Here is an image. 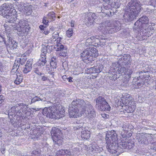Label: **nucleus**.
Listing matches in <instances>:
<instances>
[{"mask_svg": "<svg viewBox=\"0 0 156 156\" xmlns=\"http://www.w3.org/2000/svg\"><path fill=\"white\" fill-rule=\"evenodd\" d=\"M26 113V111L24 110H22L20 109H19L18 111H16L15 116H16L18 117H21L23 116V113Z\"/></svg>", "mask_w": 156, "mask_h": 156, "instance_id": "c9c22d12", "label": "nucleus"}, {"mask_svg": "<svg viewBox=\"0 0 156 156\" xmlns=\"http://www.w3.org/2000/svg\"><path fill=\"white\" fill-rule=\"evenodd\" d=\"M95 14L94 13H86L85 15L84 22L88 26L92 24L95 19Z\"/></svg>", "mask_w": 156, "mask_h": 156, "instance_id": "dca6fc26", "label": "nucleus"}, {"mask_svg": "<svg viewBox=\"0 0 156 156\" xmlns=\"http://www.w3.org/2000/svg\"><path fill=\"white\" fill-rule=\"evenodd\" d=\"M148 23L149 20L147 17L146 16H143L135 23L133 29L138 32L142 29L146 30L148 27Z\"/></svg>", "mask_w": 156, "mask_h": 156, "instance_id": "423d86ee", "label": "nucleus"}, {"mask_svg": "<svg viewBox=\"0 0 156 156\" xmlns=\"http://www.w3.org/2000/svg\"><path fill=\"white\" fill-rule=\"evenodd\" d=\"M42 75V76H41V79L43 81H45L48 80V78L45 76V75L43 73V74Z\"/></svg>", "mask_w": 156, "mask_h": 156, "instance_id": "864d4df0", "label": "nucleus"}, {"mask_svg": "<svg viewBox=\"0 0 156 156\" xmlns=\"http://www.w3.org/2000/svg\"><path fill=\"white\" fill-rule=\"evenodd\" d=\"M82 126L80 124H75L74 126L73 129L75 130H77V129H79L81 127H82Z\"/></svg>", "mask_w": 156, "mask_h": 156, "instance_id": "3c124183", "label": "nucleus"}, {"mask_svg": "<svg viewBox=\"0 0 156 156\" xmlns=\"http://www.w3.org/2000/svg\"><path fill=\"white\" fill-rule=\"evenodd\" d=\"M42 67L41 66L35 64L34 65V72L38 75L42 76L43 74V73L41 72Z\"/></svg>", "mask_w": 156, "mask_h": 156, "instance_id": "c756f323", "label": "nucleus"}, {"mask_svg": "<svg viewBox=\"0 0 156 156\" xmlns=\"http://www.w3.org/2000/svg\"><path fill=\"white\" fill-rule=\"evenodd\" d=\"M96 106L101 111H109L111 107L106 102L105 99L102 97L99 96L96 99Z\"/></svg>", "mask_w": 156, "mask_h": 156, "instance_id": "0eeeda50", "label": "nucleus"}, {"mask_svg": "<svg viewBox=\"0 0 156 156\" xmlns=\"http://www.w3.org/2000/svg\"><path fill=\"white\" fill-rule=\"evenodd\" d=\"M152 147L153 149L156 151V142H154L152 144Z\"/></svg>", "mask_w": 156, "mask_h": 156, "instance_id": "5fc2aeb1", "label": "nucleus"}, {"mask_svg": "<svg viewBox=\"0 0 156 156\" xmlns=\"http://www.w3.org/2000/svg\"><path fill=\"white\" fill-rule=\"evenodd\" d=\"M127 132V131L126 129H123L121 132L120 134L123 138H128L131 136L132 134L131 133H129V135H126V133Z\"/></svg>", "mask_w": 156, "mask_h": 156, "instance_id": "f704fd0d", "label": "nucleus"}, {"mask_svg": "<svg viewBox=\"0 0 156 156\" xmlns=\"http://www.w3.org/2000/svg\"><path fill=\"white\" fill-rule=\"evenodd\" d=\"M125 12L123 17V20L126 22H131L136 18L137 15L131 11L127 8L125 9Z\"/></svg>", "mask_w": 156, "mask_h": 156, "instance_id": "f8f14e48", "label": "nucleus"}, {"mask_svg": "<svg viewBox=\"0 0 156 156\" xmlns=\"http://www.w3.org/2000/svg\"><path fill=\"white\" fill-rule=\"evenodd\" d=\"M46 48H47V52L50 53L52 50V46L47 45V46H46Z\"/></svg>", "mask_w": 156, "mask_h": 156, "instance_id": "603ef678", "label": "nucleus"}, {"mask_svg": "<svg viewBox=\"0 0 156 156\" xmlns=\"http://www.w3.org/2000/svg\"><path fill=\"white\" fill-rule=\"evenodd\" d=\"M41 56H43V57H46V54L47 53V48L46 46H43L41 49Z\"/></svg>", "mask_w": 156, "mask_h": 156, "instance_id": "37998d69", "label": "nucleus"}, {"mask_svg": "<svg viewBox=\"0 0 156 156\" xmlns=\"http://www.w3.org/2000/svg\"><path fill=\"white\" fill-rule=\"evenodd\" d=\"M46 62V57L42 56H41V58L39 59L37 62L36 63V64L43 67L45 65Z\"/></svg>", "mask_w": 156, "mask_h": 156, "instance_id": "2f4dec72", "label": "nucleus"}, {"mask_svg": "<svg viewBox=\"0 0 156 156\" xmlns=\"http://www.w3.org/2000/svg\"><path fill=\"white\" fill-rule=\"evenodd\" d=\"M21 5L22 6V7L21 8V10H22L23 12L26 15H30L32 12V9L31 6H23L22 5H23V4L22 3L20 5V7H21Z\"/></svg>", "mask_w": 156, "mask_h": 156, "instance_id": "5701e85b", "label": "nucleus"}, {"mask_svg": "<svg viewBox=\"0 0 156 156\" xmlns=\"http://www.w3.org/2000/svg\"><path fill=\"white\" fill-rule=\"evenodd\" d=\"M65 112L62 105L55 104L54 105L45 108L43 110V114L49 118L58 119L64 117Z\"/></svg>", "mask_w": 156, "mask_h": 156, "instance_id": "f03ea898", "label": "nucleus"}, {"mask_svg": "<svg viewBox=\"0 0 156 156\" xmlns=\"http://www.w3.org/2000/svg\"><path fill=\"white\" fill-rule=\"evenodd\" d=\"M49 32L48 30H44L43 33L45 35H47L49 34Z\"/></svg>", "mask_w": 156, "mask_h": 156, "instance_id": "680f3d73", "label": "nucleus"}, {"mask_svg": "<svg viewBox=\"0 0 156 156\" xmlns=\"http://www.w3.org/2000/svg\"><path fill=\"white\" fill-rule=\"evenodd\" d=\"M103 66L101 64H99L90 68V71L92 73H99L101 71Z\"/></svg>", "mask_w": 156, "mask_h": 156, "instance_id": "aec40b11", "label": "nucleus"}, {"mask_svg": "<svg viewBox=\"0 0 156 156\" xmlns=\"http://www.w3.org/2000/svg\"><path fill=\"white\" fill-rule=\"evenodd\" d=\"M61 39L62 38L61 37H58L57 38V39L55 41H56V43H57V44H60V42L61 40Z\"/></svg>", "mask_w": 156, "mask_h": 156, "instance_id": "6e6d98bb", "label": "nucleus"}, {"mask_svg": "<svg viewBox=\"0 0 156 156\" xmlns=\"http://www.w3.org/2000/svg\"><path fill=\"white\" fill-rule=\"evenodd\" d=\"M145 83L143 81L142 82H138L137 83V84L139 86H141L142 84H144Z\"/></svg>", "mask_w": 156, "mask_h": 156, "instance_id": "bf43d9fd", "label": "nucleus"}, {"mask_svg": "<svg viewBox=\"0 0 156 156\" xmlns=\"http://www.w3.org/2000/svg\"><path fill=\"white\" fill-rule=\"evenodd\" d=\"M1 150L2 153V154H4L5 152V148H4V147L3 146L1 147Z\"/></svg>", "mask_w": 156, "mask_h": 156, "instance_id": "4d7b16f0", "label": "nucleus"}, {"mask_svg": "<svg viewBox=\"0 0 156 156\" xmlns=\"http://www.w3.org/2000/svg\"><path fill=\"white\" fill-rule=\"evenodd\" d=\"M75 21H71L70 24H71V27H73L74 26V25L75 24Z\"/></svg>", "mask_w": 156, "mask_h": 156, "instance_id": "052dcab7", "label": "nucleus"}, {"mask_svg": "<svg viewBox=\"0 0 156 156\" xmlns=\"http://www.w3.org/2000/svg\"><path fill=\"white\" fill-rule=\"evenodd\" d=\"M48 19L47 18V17H43V23L44 24L47 25L48 24V22L50 21L48 20Z\"/></svg>", "mask_w": 156, "mask_h": 156, "instance_id": "8fccbe9b", "label": "nucleus"}, {"mask_svg": "<svg viewBox=\"0 0 156 156\" xmlns=\"http://www.w3.org/2000/svg\"><path fill=\"white\" fill-rule=\"evenodd\" d=\"M51 135L53 141L58 144H61L63 142L62 137V133L58 128H54L51 132Z\"/></svg>", "mask_w": 156, "mask_h": 156, "instance_id": "6e6552de", "label": "nucleus"}, {"mask_svg": "<svg viewBox=\"0 0 156 156\" xmlns=\"http://www.w3.org/2000/svg\"><path fill=\"white\" fill-rule=\"evenodd\" d=\"M16 105H18V107L19 109H20L22 110H25V109H26L27 108V106L24 103H20L19 104Z\"/></svg>", "mask_w": 156, "mask_h": 156, "instance_id": "ea45409f", "label": "nucleus"}, {"mask_svg": "<svg viewBox=\"0 0 156 156\" xmlns=\"http://www.w3.org/2000/svg\"><path fill=\"white\" fill-rule=\"evenodd\" d=\"M71 154H66L64 155H63V156H70Z\"/></svg>", "mask_w": 156, "mask_h": 156, "instance_id": "774afa93", "label": "nucleus"}, {"mask_svg": "<svg viewBox=\"0 0 156 156\" xmlns=\"http://www.w3.org/2000/svg\"><path fill=\"white\" fill-rule=\"evenodd\" d=\"M126 8H127L129 10L133 11V12L136 15L138 14L142 8L140 2L136 0H131Z\"/></svg>", "mask_w": 156, "mask_h": 156, "instance_id": "9d476101", "label": "nucleus"}, {"mask_svg": "<svg viewBox=\"0 0 156 156\" xmlns=\"http://www.w3.org/2000/svg\"><path fill=\"white\" fill-rule=\"evenodd\" d=\"M33 150L31 153L32 156H40L41 151L40 149L39 148H34Z\"/></svg>", "mask_w": 156, "mask_h": 156, "instance_id": "473e14b6", "label": "nucleus"}, {"mask_svg": "<svg viewBox=\"0 0 156 156\" xmlns=\"http://www.w3.org/2000/svg\"><path fill=\"white\" fill-rule=\"evenodd\" d=\"M98 29L103 34H112L121 30V24L118 21L109 20L103 22Z\"/></svg>", "mask_w": 156, "mask_h": 156, "instance_id": "7ed1b4c3", "label": "nucleus"}, {"mask_svg": "<svg viewBox=\"0 0 156 156\" xmlns=\"http://www.w3.org/2000/svg\"><path fill=\"white\" fill-rule=\"evenodd\" d=\"M40 100H41L42 101H44V100H43V99H41L39 97L37 96H35L32 99L31 104L32 103H34L37 101H38Z\"/></svg>", "mask_w": 156, "mask_h": 156, "instance_id": "79ce46f5", "label": "nucleus"}, {"mask_svg": "<svg viewBox=\"0 0 156 156\" xmlns=\"http://www.w3.org/2000/svg\"><path fill=\"white\" fill-rule=\"evenodd\" d=\"M18 105H15L12 107L10 110H9L8 111V116H14L16 115V111H18L19 109L18 107Z\"/></svg>", "mask_w": 156, "mask_h": 156, "instance_id": "c85d7f7f", "label": "nucleus"}, {"mask_svg": "<svg viewBox=\"0 0 156 156\" xmlns=\"http://www.w3.org/2000/svg\"><path fill=\"white\" fill-rule=\"evenodd\" d=\"M15 28L18 34L20 37L26 36L30 28L27 21L24 20H20Z\"/></svg>", "mask_w": 156, "mask_h": 156, "instance_id": "39448f33", "label": "nucleus"}, {"mask_svg": "<svg viewBox=\"0 0 156 156\" xmlns=\"http://www.w3.org/2000/svg\"><path fill=\"white\" fill-rule=\"evenodd\" d=\"M89 148L90 151L94 152L99 153H100L101 152H104L102 147H99L96 144H93Z\"/></svg>", "mask_w": 156, "mask_h": 156, "instance_id": "412c9836", "label": "nucleus"}, {"mask_svg": "<svg viewBox=\"0 0 156 156\" xmlns=\"http://www.w3.org/2000/svg\"><path fill=\"white\" fill-rule=\"evenodd\" d=\"M58 37H59L58 33L57 32H54L51 37V41H55Z\"/></svg>", "mask_w": 156, "mask_h": 156, "instance_id": "4c0bfd02", "label": "nucleus"}, {"mask_svg": "<svg viewBox=\"0 0 156 156\" xmlns=\"http://www.w3.org/2000/svg\"><path fill=\"white\" fill-rule=\"evenodd\" d=\"M57 61H55L54 62L53 61H51L50 63L51 66L53 68H56L57 67Z\"/></svg>", "mask_w": 156, "mask_h": 156, "instance_id": "de8ad7c7", "label": "nucleus"}, {"mask_svg": "<svg viewBox=\"0 0 156 156\" xmlns=\"http://www.w3.org/2000/svg\"><path fill=\"white\" fill-rule=\"evenodd\" d=\"M91 107V105L88 101L79 99L74 100L69 107V115L70 117L75 118L80 114H83L87 108Z\"/></svg>", "mask_w": 156, "mask_h": 156, "instance_id": "f257e3e1", "label": "nucleus"}, {"mask_svg": "<svg viewBox=\"0 0 156 156\" xmlns=\"http://www.w3.org/2000/svg\"><path fill=\"white\" fill-rule=\"evenodd\" d=\"M139 136L137 138L139 142L144 144H147L148 143L147 139L146 136L143 134H139L138 135Z\"/></svg>", "mask_w": 156, "mask_h": 156, "instance_id": "cd10ccee", "label": "nucleus"}, {"mask_svg": "<svg viewBox=\"0 0 156 156\" xmlns=\"http://www.w3.org/2000/svg\"><path fill=\"white\" fill-rule=\"evenodd\" d=\"M117 140V135L115 131L112 130L109 131L106 136V143L115 142Z\"/></svg>", "mask_w": 156, "mask_h": 156, "instance_id": "2eb2a0df", "label": "nucleus"}, {"mask_svg": "<svg viewBox=\"0 0 156 156\" xmlns=\"http://www.w3.org/2000/svg\"><path fill=\"white\" fill-rule=\"evenodd\" d=\"M131 105L128 106V112L131 113L134 112L135 109L136 108V106L135 105Z\"/></svg>", "mask_w": 156, "mask_h": 156, "instance_id": "58836bf2", "label": "nucleus"}, {"mask_svg": "<svg viewBox=\"0 0 156 156\" xmlns=\"http://www.w3.org/2000/svg\"><path fill=\"white\" fill-rule=\"evenodd\" d=\"M59 54L61 56H62L64 57H66L68 54L67 50L64 49L63 50L61 51V52Z\"/></svg>", "mask_w": 156, "mask_h": 156, "instance_id": "a18cd8bd", "label": "nucleus"}, {"mask_svg": "<svg viewBox=\"0 0 156 156\" xmlns=\"http://www.w3.org/2000/svg\"><path fill=\"white\" fill-rule=\"evenodd\" d=\"M130 56L129 54H124L121 58H119L118 63L122 65H128L131 62Z\"/></svg>", "mask_w": 156, "mask_h": 156, "instance_id": "f3484780", "label": "nucleus"}, {"mask_svg": "<svg viewBox=\"0 0 156 156\" xmlns=\"http://www.w3.org/2000/svg\"><path fill=\"white\" fill-rule=\"evenodd\" d=\"M16 13V11L15 12L13 11L12 12L9 13L5 16H3L6 18V21L8 22L12 23L16 19V16L15 15Z\"/></svg>", "mask_w": 156, "mask_h": 156, "instance_id": "6ab92c4d", "label": "nucleus"}, {"mask_svg": "<svg viewBox=\"0 0 156 156\" xmlns=\"http://www.w3.org/2000/svg\"><path fill=\"white\" fill-rule=\"evenodd\" d=\"M118 151H119V153H122L124 152V150L130 149L132 148L134 144L130 141H126L122 140L118 144Z\"/></svg>", "mask_w": 156, "mask_h": 156, "instance_id": "9b49d317", "label": "nucleus"}, {"mask_svg": "<svg viewBox=\"0 0 156 156\" xmlns=\"http://www.w3.org/2000/svg\"><path fill=\"white\" fill-rule=\"evenodd\" d=\"M11 4L9 3H4L0 7V14L2 16H5L9 13L15 12V10L11 8Z\"/></svg>", "mask_w": 156, "mask_h": 156, "instance_id": "ddd939ff", "label": "nucleus"}, {"mask_svg": "<svg viewBox=\"0 0 156 156\" xmlns=\"http://www.w3.org/2000/svg\"><path fill=\"white\" fill-rule=\"evenodd\" d=\"M32 62L31 61H27L24 67L23 71L25 74H27L30 72L32 69Z\"/></svg>", "mask_w": 156, "mask_h": 156, "instance_id": "b1692460", "label": "nucleus"}, {"mask_svg": "<svg viewBox=\"0 0 156 156\" xmlns=\"http://www.w3.org/2000/svg\"><path fill=\"white\" fill-rule=\"evenodd\" d=\"M22 77L20 76H17L16 79L14 82L16 84H19L22 81Z\"/></svg>", "mask_w": 156, "mask_h": 156, "instance_id": "a19ab883", "label": "nucleus"}, {"mask_svg": "<svg viewBox=\"0 0 156 156\" xmlns=\"http://www.w3.org/2000/svg\"><path fill=\"white\" fill-rule=\"evenodd\" d=\"M25 61V59H21L20 58H19L17 60H15L13 67H15L16 66V67L17 69L19 67L20 64L23 65Z\"/></svg>", "mask_w": 156, "mask_h": 156, "instance_id": "7c9ffc66", "label": "nucleus"}, {"mask_svg": "<svg viewBox=\"0 0 156 156\" xmlns=\"http://www.w3.org/2000/svg\"><path fill=\"white\" fill-rule=\"evenodd\" d=\"M51 61H53L54 62L55 61L57 62V61L56 59V58H54V57H52V58H51Z\"/></svg>", "mask_w": 156, "mask_h": 156, "instance_id": "69168bd1", "label": "nucleus"}, {"mask_svg": "<svg viewBox=\"0 0 156 156\" xmlns=\"http://www.w3.org/2000/svg\"><path fill=\"white\" fill-rule=\"evenodd\" d=\"M81 137L83 140H87L90 137V132L87 129L83 130L81 132Z\"/></svg>", "mask_w": 156, "mask_h": 156, "instance_id": "bb28decb", "label": "nucleus"}, {"mask_svg": "<svg viewBox=\"0 0 156 156\" xmlns=\"http://www.w3.org/2000/svg\"><path fill=\"white\" fill-rule=\"evenodd\" d=\"M3 97V96L2 95H0V104H2L4 101V100L2 98Z\"/></svg>", "mask_w": 156, "mask_h": 156, "instance_id": "13d9d810", "label": "nucleus"}, {"mask_svg": "<svg viewBox=\"0 0 156 156\" xmlns=\"http://www.w3.org/2000/svg\"><path fill=\"white\" fill-rule=\"evenodd\" d=\"M54 48L57 51H62L64 49V47L61 44H58L55 45Z\"/></svg>", "mask_w": 156, "mask_h": 156, "instance_id": "e433bc0d", "label": "nucleus"}, {"mask_svg": "<svg viewBox=\"0 0 156 156\" xmlns=\"http://www.w3.org/2000/svg\"><path fill=\"white\" fill-rule=\"evenodd\" d=\"M73 29L72 28H69L66 31V34L68 37H70L73 35Z\"/></svg>", "mask_w": 156, "mask_h": 156, "instance_id": "c03bdc74", "label": "nucleus"}, {"mask_svg": "<svg viewBox=\"0 0 156 156\" xmlns=\"http://www.w3.org/2000/svg\"><path fill=\"white\" fill-rule=\"evenodd\" d=\"M68 81L70 82H71L73 81L72 80V78L71 77H69L68 79Z\"/></svg>", "mask_w": 156, "mask_h": 156, "instance_id": "0e129e2a", "label": "nucleus"}, {"mask_svg": "<svg viewBox=\"0 0 156 156\" xmlns=\"http://www.w3.org/2000/svg\"><path fill=\"white\" fill-rule=\"evenodd\" d=\"M118 70L119 72H120V73H125L126 72V69L125 67H121L120 68H118Z\"/></svg>", "mask_w": 156, "mask_h": 156, "instance_id": "49530a36", "label": "nucleus"}, {"mask_svg": "<svg viewBox=\"0 0 156 156\" xmlns=\"http://www.w3.org/2000/svg\"><path fill=\"white\" fill-rule=\"evenodd\" d=\"M88 108L87 111V116L89 119H93L96 116L95 112L92 105L91 107H88Z\"/></svg>", "mask_w": 156, "mask_h": 156, "instance_id": "4be33fe9", "label": "nucleus"}, {"mask_svg": "<svg viewBox=\"0 0 156 156\" xmlns=\"http://www.w3.org/2000/svg\"><path fill=\"white\" fill-rule=\"evenodd\" d=\"M122 101L123 103L126 106H129L135 104V102L133 101L131 97H126Z\"/></svg>", "mask_w": 156, "mask_h": 156, "instance_id": "393cba45", "label": "nucleus"}, {"mask_svg": "<svg viewBox=\"0 0 156 156\" xmlns=\"http://www.w3.org/2000/svg\"><path fill=\"white\" fill-rule=\"evenodd\" d=\"M133 71L131 69H127L126 71L125 74L127 75V76L129 77V78H130L131 77V75Z\"/></svg>", "mask_w": 156, "mask_h": 156, "instance_id": "09e8293b", "label": "nucleus"}, {"mask_svg": "<svg viewBox=\"0 0 156 156\" xmlns=\"http://www.w3.org/2000/svg\"><path fill=\"white\" fill-rule=\"evenodd\" d=\"M106 144H107L106 147L107 148L110 153L112 154H115L118 152L119 153V151H118L117 150L118 144H116L115 142L106 143Z\"/></svg>", "mask_w": 156, "mask_h": 156, "instance_id": "a211bd4d", "label": "nucleus"}, {"mask_svg": "<svg viewBox=\"0 0 156 156\" xmlns=\"http://www.w3.org/2000/svg\"><path fill=\"white\" fill-rule=\"evenodd\" d=\"M107 115L106 114H103L102 115V117L104 118L107 117Z\"/></svg>", "mask_w": 156, "mask_h": 156, "instance_id": "338daca9", "label": "nucleus"}, {"mask_svg": "<svg viewBox=\"0 0 156 156\" xmlns=\"http://www.w3.org/2000/svg\"><path fill=\"white\" fill-rule=\"evenodd\" d=\"M91 40H92V39L91 38H88V39H87V40H86V43H88V42H91Z\"/></svg>", "mask_w": 156, "mask_h": 156, "instance_id": "e2e57ef3", "label": "nucleus"}, {"mask_svg": "<svg viewBox=\"0 0 156 156\" xmlns=\"http://www.w3.org/2000/svg\"><path fill=\"white\" fill-rule=\"evenodd\" d=\"M98 55V51L94 47L87 48L81 54V58L83 60H87L91 62L94 60L93 57H96Z\"/></svg>", "mask_w": 156, "mask_h": 156, "instance_id": "20e7f679", "label": "nucleus"}, {"mask_svg": "<svg viewBox=\"0 0 156 156\" xmlns=\"http://www.w3.org/2000/svg\"><path fill=\"white\" fill-rule=\"evenodd\" d=\"M54 154L56 155L59 156L60 155H64L66 154H71L70 151L68 150H55L54 151Z\"/></svg>", "mask_w": 156, "mask_h": 156, "instance_id": "a878e982", "label": "nucleus"}, {"mask_svg": "<svg viewBox=\"0 0 156 156\" xmlns=\"http://www.w3.org/2000/svg\"><path fill=\"white\" fill-rule=\"evenodd\" d=\"M1 37L2 39V41H0V42L3 41L4 43L6 44L7 43L6 40L9 43L8 44L9 45L11 49L14 50L16 49L17 46V43L14 41L13 40L12 38V35L10 33H7L6 36L4 37L0 36Z\"/></svg>", "mask_w": 156, "mask_h": 156, "instance_id": "1a4fd4ad", "label": "nucleus"}, {"mask_svg": "<svg viewBox=\"0 0 156 156\" xmlns=\"http://www.w3.org/2000/svg\"><path fill=\"white\" fill-rule=\"evenodd\" d=\"M103 1L105 2L104 3L102 7L105 9H107L110 7L118 8L119 7L120 5V3L119 2H113V0H103Z\"/></svg>", "mask_w": 156, "mask_h": 156, "instance_id": "4468645a", "label": "nucleus"}, {"mask_svg": "<svg viewBox=\"0 0 156 156\" xmlns=\"http://www.w3.org/2000/svg\"><path fill=\"white\" fill-rule=\"evenodd\" d=\"M46 17L50 20V21H52L55 20V13L53 12H50L47 15Z\"/></svg>", "mask_w": 156, "mask_h": 156, "instance_id": "72a5a7b5", "label": "nucleus"}]
</instances>
